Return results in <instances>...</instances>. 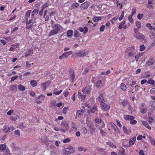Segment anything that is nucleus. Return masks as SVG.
<instances>
[{"instance_id": "6ab92c4d", "label": "nucleus", "mask_w": 155, "mask_h": 155, "mask_svg": "<svg viewBox=\"0 0 155 155\" xmlns=\"http://www.w3.org/2000/svg\"><path fill=\"white\" fill-rule=\"evenodd\" d=\"M103 82L102 80H98L95 83V86L97 88H100Z\"/></svg>"}, {"instance_id": "79ce46f5", "label": "nucleus", "mask_w": 155, "mask_h": 155, "mask_svg": "<svg viewBox=\"0 0 155 155\" xmlns=\"http://www.w3.org/2000/svg\"><path fill=\"white\" fill-rule=\"evenodd\" d=\"M136 24L138 28H141V23L140 21H137L136 22Z\"/></svg>"}, {"instance_id": "7c9ffc66", "label": "nucleus", "mask_w": 155, "mask_h": 155, "mask_svg": "<svg viewBox=\"0 0 155 155\" xmlns=\"http://www.w3.org/2000/svg\"><path fill=\"white\" fill-rule=\"evenodd\" d=\"M79 5V4L77 2H75L73 3L71 5V9H75L76 8L78 7Z\"/></svg>"}, {"instance_id": "c756f323", "label": "nucleus", "mask_w": 155, "mask_h": 155, "mask_svg": "<svg viewBox=\"0 0 155 155\" xmlns=\"http://www.w3.org/2000/svg\"><path fill=\"white\" fill-rule=\"evenodd\" d=\"M30 83L31 85L33 87H36L37 85V83L35 80H32L31 81Z\"/></svg>"}, {"instance_id": "69168bd1", "label": "nucleus", "mask_w": 155, "mask_h": 155, "mask_svg": "<svg viewBox=\"0 0 155 155\" xmlns=\"http://www.w3.org/2000/svg\"><path fill=\"white\" fill-rule=\"evenodd\" d=\"M136 81H133L129 85L130 86L132 87L136 84Z\"/></svg>"}, {"instance_id": "603ef678", "label": "nucleus", "mask_w": 155, "mask_h": 155, "mask_svg": "<svg viewBox=\"0 0 155 155\" xmlns=\"http://www.w3.org/2000/svg\"><path fill=\"white\" fill-rule=\"evenodd\" d=\"M5 155H10L11 153L8 149H6L4 151Z\"/></svg>"}, {"instance_id": "a878e982", "label": "nucleus", "mask_w": 155, "mask_h": 155, "mask_svg": "<svg viewBox=\"0 0 155 155\" xmlns=\"http://www.w3.org/2000/svg\"><path fill=\"white\" fill-rule=\"evenodd\" d=\"M124 118L126 120H130V121L133 120L134 118L133 116L129 115H126L125 117H124Z\"/></svg>"}, {"instance_id": "09e8293b", "label": "nucleus", "mask_w": 155, "mask_h": 155, "mask_svg": "<svg viewBox=\"0 0 155 155\" xmlns=\"http://www.w3.org/2000/svg\"><path fill=\"white\" fill-rule=\"evenodd\" d=\"M124 16V11H122L121 12V14L120 15V16L119 18V21L122 20Z\"/></svg>"}, {"instance_id": "c03bdc74", "label": "nucleus", "mask_w": 155, "mask_h": 155, "mask_svg": "<svg viewBox=\"0 0 155 155\" xmlns=\"http://www.w3.org/2000/svg\"><path fill=\"white\" fill-rule=\"evenodd\" d=\"M136 8H133L132 10V12L131 13L132 16H133L134 14H136Z\"/></svg>"}, {"instance_id": "3c124183", "label": "nucleus", "mask_w": 155, "mask_h": 155, "mask_svg": "<svg viewBox=\"0 0 155 155\" xmlns=\"http://www.w3.org/2000/svg\"><path fill=\"white\" fill-rule=\"evenodd\" d=\"M101 119L99 118H98V117L96 118L95 120V121L97 123L99 124L101 122Z\"/></svg>"}, {"instance_id": "864d4df0", "label": "nucleus", "mask_w": 155, "mask_h": 155, "mask_svg": "<svg viewBox=\"0 0 155 155\" xmlns=\"http://www.w3.org/2000/svg\"><path fill=\"white\" fill-rule=\"evenodd\" d=\"M55 89L54 90V91L53 94L56 95H58L60 94L63 91V90H61L57 92H55Z\"/></svg>"}, {"instance_id": "a19ab883", "label": "nucleus", "mask_w": 155, "mask_h": 155, "mask_svg": "<svg viewBox=\"0 0 155 155\" xmlns=\"http://www.w3.org/2000/svg\"><path fill=\"white\" fill-rule=\"evenodd\" d=\"M97 110V107L96 106H94L91 108V112L92 113H94Z\"/></svg>"}, {"instance_id": "c9c22d12", "label": "nucleus", "mask_w": 155, "mask_h": 155, "mask_svg": "<svg viewBox=\"0 0 155 155\" xmlns=\"http://www.w3.org/2000/svg\"><path fill=\"white\" fill-rule=\"evenodd\" d=\"M120 88L123 91H125L127 89V87L125 84L122 83L120 84Z\"/></svg>"}, {"instance_id": "393cba45", "label": "nucleus", "mask_w": 155, "mask_h": 155, "mask_svg": "<svg viewBox=\"0 0 155 155\" xmlns=\"http://www.w3.org/2000/svg\"><path fill=\"white\" fill-rule=\"evenodd\" d=\"M6 149H8V148L6 147V144L4 143L0 144V152H1V151L4 150L5 151Z\"/></svg>"}, {"instance_id": "de8ad7c7", "label": "nucleus", "mask_w": 155, "mask_h": 155, "mask_svg": "<svg viewBox=\"0 0 155 155\" xmlns=\"http://www.w3.org/2000/svg\"><path fill=\"white\" fill-rule=\"evenodd\" d=\"M125 23V21H122L119 25L118 26V28L121 29L122 28V27L124 26Z\"/></svg>"}, {"instance_id": "9b49d317", "label": "nucleus", "mask_w": 155, "mask_h": 155, "mask_svg": "<svg viewBox=\"0 0 155 155\" xmlns=\"http://www.w3.org/2000/svg\"><path fill=\"white\" fill-rule=\"evenodd\" d=\"M101 106L104 110H107L110 108V106L104 102L101 103Z\"/></svg>"}, {"instance_id": "680f3d73", "label": "nucleus", "mask_w": 155, "mask_h": 155, "mask_svg": "<svg viewBox=\"0 0 155 155\" xmlns=\"http://www.w3.org/2000/svg\"><path fill=\"white\" fill-rule=\"evenodd\" d=\"M100 133L102 136H106V133L102 129H101L100 130Z\"/></svg>"}, {"instance_id": "dca6fc26", "label": "nucleus", "mask_w": 155, "mask_h": 155, "mask_svg": "<svg viewBox=\"0 0 155 155\" xmlns=\"http://www.w3.org/2000/svg\"><path fill=\"white\" fill-rule=\"evenodd\" d=\"M123 130L124 133L127 134H130L131 132V129L129 128L127 129L124 126H123Z\"/></svg>"}, {"instance_id": "f8f14e48", "label": "nucleus", "mask_w": 155, "mask_h": 155, "mask_svg": "<svg viewBox=\"0 0 155 155\" xmlns=\"http://www.w3.org/2000/svg\"><path fill=\"white\" fill-rule=\"evenodd\" d=\"M84 114V111L82 109L78 110L76 113V115L75 117L76 119L78 118H79L81 116L83 115Z\"/></svg>"}, {"instance_id": "7ed1b4c3", "label": "nucleus", "mask_w": 155, "mask_h": 155, "mask_svg": "<svg viewBox=\"0 0 155 155\" xmlns=\"http://www.w3.org/2000/svg\"><path fill=\"white\" fill-rule=\"evenodd\" d=\"M134 35L137 39L141 40L142 41H146L147 38L142 33L138 32L134 34Z\"/></svg>"}, {"instance_id": "ea45409f", "label": "nucleus", "mask_w": 155, "mask_h": 155, "mask_svg": "<svg viewBox=\"0 0 155 155\" xmlns=\"http://www.w3.org/2000/svg\"><path fill=\"white\" fill-rule=\"evenodd\" d=\"M49 2H45L42 6L41 9L44 10L46 8L48 7L49 5Z\"/></svg>"}, {"instance_id": "4c0bfd02", "label": "nucleus", "mask_w": 155, "mask_h": 155, "mask_svg": "<svg viewBox=\"0 0 155 155\" xmlns=\"http://www.w3.org/2000/svg\"><path fill=\"white\" fill-rule=\"evenodd\" d=\"M128 104V101L127 100H124L122 103V105L124 107H126Z\"/></svg>"}, {"instance_id": "a18cd8bd", "label": "nucleus", "mask_w": 155, "mask_h": 155, "mask_svg": "<svg viewBox=\"0 0 155 155\" xmlns=\"http://www.w3.org/2000/svg\"><path fill=\"white\" fill-rule=\"evenodd\" d=\"M132 15H130L128 16V21L130 23L132 24L134 22V21L132 18Z\"/></svg>"}, {"instance_id": "f704fd0d", "label": "nucleus", "mask_w": 155, "mask_h": 155, "mask_svg": "<svg viewBox=\"0 0 155 155\" xmlns=\"http://www.w3.org/2000/svg\"><path fill=\"white\" fill-rule=\"evenodd\" d=\"M150 104L153 110L155 111V101H151L150 102Z\"/></svg>"}, {"instance_id": "b1692460", "label": "nucleus", "mask_w": 155, "mask_h": 155, "mask_svg": "<svg viewBox=\"0 0 155 155\" xmlns=\"http://www.w3.org/2000/svg\"><path fill=\"white\" fill-rule=\"evenodd\" d=\"M73 53V51H71L65 52L62 54L63 56H64V58H67L69 56V55Z\"/></svg>"}, {"instance_id": "052dcab7", "label": "nucleus", "mask_w": 155, "mask_h": 155, "mask_svg": "<svg viewBox=\"0 0 155 155\" xmlns=\"http://www.w3.org/2000/svg\"><path fill=\"white\" fill-rule=\"evenodd\" d=\"M143 14H139L137 15V18L140 20L143 17Z\"/></svg>"}, {"instance_id": "5701e85b", "label": "nucleus", "mask_w": 155, "mask_h": 155, "mask_svg": "<svg viewBox=\"0 0 155 155\" xmlns=\"http://www.w3.org/2000/svg\"><path fill=\"white\" fill-rule=\"evenodd\" d=\"M33 53V50L29 49L28 51L25 52V57H28L30 55L32 54Z\"/></svg>"}, {"instance_id": "c85d7f7f", "label": "nucleus", "mask_w": 155, "mask_h": 155, "mask_svg": "<svg viewBox=\"0 0 155 155\" xmlns=\"http://www.w3.org/2000/svg\"><path fill=\"white\" fill-rule=\"evenodd\" d=\"M102 19V18L100 16H94L93 18V20L94 22H98Z\"/></svg>"}, {"instance_id": "49530a36", "label": "nucleus", "mask_w": 155, "mask_h": 155, "mask_svg": "<svg viewBox=\"0 0 155 155\" xmlns=\"http://www.w3.org/2000/svg\"><path fill=\"white\" fill-rule=\"evenodd\" d=\"M145 48L146 47L143 45H141L140 46V50L141 51H143Z\"/></svg>"}, {"instance_id": "4468645a", "label": "nucleus", "mask_w": 155, "mask_h": 155, "mask_svg": "<svg viewBox=\"0 0 155 155\" xmlns=\"http://www.w3.org/2000/svg\"><path fill=\"white\" fill-rule=\"evenodd\" d=\"M149 36L151 39H153L154 38L151 45V46L153 47L155 45V34L153 32L149 34Z\"/></svg>"}, {"instance_id": "412c9836", "label": "nucleus", "mask_w": 155, "mask_h": 155, "mask_svg": "<svg viewBox=\"0 0 155 155\" xmlns=\"http://www.w3.org/2000/svg\"><path fill=\"white\" fill-rule=\"evenodd\" d=\"M73 33L74 31L70 29L68 30L67 34V36L70 38H71L72 37Z\"/></svg>"}, {"instance_id": "9d476101", "label": "nucleus", "mask_w": 155, "mask_h": 155, "mask_svg": "<svg viewBox=\"0 0 155 155\" xmlns=\"http://www.w3.org/2000/svg\"><path fill=\"white\" fill-rule=\"evenodd\" d=\"M69 72L70 74V78H71V80L73 82L75 78L74 72V70L71 68L69 69Z\"/></svg>"}, {"instance_id": "13d9d810", "label": "nucleus", "mask_w": 155, "mask_h": 155, "mask_svg": "<svg viewBox=\"0 0 155 155\" xmlns=\"http://www.w3.org/2000/svg\"><path fill=\"white\" fill-rule=\"evenodd\" d=\"M18 78V76L17 75H15L11 77V82H13L15 80L17 79Z\"/></svg>"}, {"instance_id": "774afa93", "label": "nucleus", "mask_w": 155, "mask_h": 155, "mask_svg": "<svg viewBox=\"0 0 155 155\" xmlns=\"http://www.w3.org/2000/svg\"><path fill=\"white\" fill-rule=\"evenodd\" d=\"M15 135L17 136H20V133L19 130H16L15 131Z\"/></svg>"}, {"instance_id": "39448f33", "label": "nucleus", "mask_w": 155, "mask_h": 155, "mask_svg": "<svg viewBox=\"0 0 155 155\" xmlns=\"http://www.w3.org/2000/svg\"><path fill=\"white\" fill-rule=\"evenodd\" d=\"M66 153V154H70L71 153H73L74 152L75 149L74 148L71 146H69L68 147L65 148H64Z\"/></svg>"}, {"instance_id": "e433bc0d", "label": "nucleus", "mask_w": 155, "mask_h": 155, "mask_svg": "<svg viewBox=\"0 0 155 155\" xmlns=\"http://www.w3.org/2000/svg\"><path fill=\"white\" fill-rule=\"evenodd\" d=\"M18 89L21 91H23L25 90V87L21 84L19 85L18 86Z\"/></svg>"}, {"instance_id": "0eeeda50", "label": "nucleus", "mask_w": 155, "mask_h": 155, "mask_svg": "<svg viewBox=\"0 0 155 155\" xmlns=\"http://www.w3.org/2000/svg\"><path fill=\"white\" fill-rule=\"evenodd\" d=\"M87 125L89 127L90 130V132L91 134H93L95 131V129L94 124L91 122H89Z\"/></svg>"}, {"instance_id": "f3484780", "label": "nucleus", "mask_w": 155, "mask_h": 155, "mask_svg": "<svg viewBox=\"0 0 155 155\" xmlns=\"http://www.w3.org/2000/svg\"><path fill=\"white\" fill-rule=\"evenodd\" d=\"M61 126L64 128L67 129L68 128V123L65 121H62L61 124Z\"/></svg>"}, {"instance_id": "e2e57ef3", "label": "nucleus", "mask_w": 155, "mask_h": 155, "mask_svg": "<svg viewBox=\"0 0 155 155\" xmlns=\"http://www.w3.org/2000/svg\"><path fill=\"white\" fill-rule=\"evenodd\" d=\"M146 26L150 30L153 29V27L151 26V25L150 23H148L146 24Z\"/></svg>"}, {"instance_id": "4be33fe9", "label": "nucleus", "mask_w": 155, "mask_h": 155, "mask_svg": "<svg viewBox=\"0 0 155 155\" xmlns=\"http://www.w3.org/2000/svg\"><path fill=\"white\" fill-rule=\"evenodd\" d=\"M142 124L143 126L147 128L149 130L151 129V127L149 125V124L147 122L145 121H143L142 122Z\"/></svg>"}, {"instance_id": "473e14b6", "label": "nucleus", "mask_w": 155, "mask_h": 155, "mask_svg": "<svg viewBox=\"0 0 155 155\" xmlns=\"http://www.w3.org/2000/svg\"><path fill=\"white\" fill-rule=\"evenodd\" d=\"M10 89L13 91H16L17 90V86L16 85H13L10 87Z\"/></svg>"}, {"instance_id": "338daca9", "label": "nucleus", "mask_w": 155, "mask_h": 155, "mask_svg": "<svg viewBox=\"0 0 155 155\" xmlns=\"http://www.w3.org/2000/svg\"><path fill=\"white\" fill-rule=\"evenodd\" d=\"M25 67L27 68H29L31 66L30 64L29 63V62L28 61H26Z\"/></svg>"}, {"instance_id": "58836bf2", "label": "nucleus", "mask_w": 155, "mask_h": 155, "mask_svg": "<svg viewBox=\"0 0 155 155\" xmlns=\"http://www.w3.org/2000/svg\"><path fill=\"white\" fill-rule=\"evenodd\" d=\"M148 84H151L152 85H153L155 83V81L154 80L150 78L147 81Z\"/></svg>"}, {"instance_id": "ddd939ff", "label": "nucleus", "mask_w": 155, "mask_h": 155, "mask_svg": "<svg viewBox=\"0 0 155 155\" xmlns=\"http://www.w3.org/2000/svg\"><path fill=\"white\" fill-rule=\"evenodd\" d=\"M50 84L49 81H47L41 84V87L44 90H45L47 89V87Z\"/></svg>"}, {"instance_id": "2f4dec72", "label": "nucleus", "mask_w": 155, "mask_h": 155, "mask_svg": "<svg viewBox=\"0 0 155 155\" xmlns=\"http://www.w3.org/2000/svg\"><path fill=\"white\" fill-rule=\"evenodd\" d=\"M98 101L101 103L103 102L104 101V98L102 94H100L97 98Z\"/></svg>"}, {"instance_id": "4d7b16f0", "label": "nucleus", "mask_w": 155, "mask_h": 155, "mask_svg": "<svg viewBox=\"0 0 155 155\" xmlns=\"http://www.w3.org/2000/svg\"><path fill=\"white\" fill-rule=\"evenodd\" d=\"M117 125L120 127H122V125L120 123V121L118 120H116Z\"/></svg>"}, {"instance_id": "aec40b11", "label": "nucleus", "mask_w": 155, "mask_h": 155, "mask_svg": "<svg viewBox=\"0 0 155 155\" xmlns=\"http://www.w3.org/2000/svg\"><path fill=\"white\" fill-rule=\"evenodd\" d=\"M78 30L81 32H83L84 33H85L88 31V28L87 27H84V28L80 27L78 28Z\"/></svg>"}, {"instance_id": "0e129e2a", "label": "nucleus", "mask_w": 155, "mask_h": 155, "mask_svg": "<svg viewBox=\"0 0 155 155\" xmlns=\"http://www.w3.org/2000/svg\"><path fill=\"white\" fill-rule=\"evenodd\" d=\"M105 28V25H101L100 28V31L101 32L103 31L104 30Z\"/></svg>"}, {"instance_id": "a211bd4d", "label": "nucleus", "mask_w": 155, "mask_h": 155, "mask_svg": "<svg viewBox=\"0 0 155 155\" xmlns=\"http://www.w3.org/2000/svg\"><path fill=\"white\" fill-rule=\"evenodd\" d=\"M136 137H134L131 138L129 141V147L131 145H134L136 141Z\"/></svg>"}, {"instance_id": "423d86ee", "label": "nucleus", "mask_w": 155, "mask_h": 155, "mask_svg": "<svg viewBox=\"0 0 155 155\" xmlns=\"http://www.w3.org/2000/svg\"><path fill=\"white\" fill-rule=\"evenodd\" d=\"M45 96L41 94L38 97H36L35 98V100L37 104H40L42 102V101L44 99Z\"/></svg>"}, {"instance_id": "cd10ccee", "label": "nucleus", "mask_w": 155, "mask_h": 155, "mask_svg": "<svg viewBox=\"0 0 155 155\" xmlns=\"http://www.w3.org/2000/svg\"><path fill=\"white\" fill-rule=\"evenodd\" d=\"M135 50V47L132 46L128 48L126 50V51L127 52H132L134 51Z\"/></svg>"}, {"instance_id": "bb28decb", "label": "nucleus", "mask_w": 155, "mask_h": 155, "mask_svg": "<svg viewBox=\"0 0 155 155\" xmlns=\"http://www.w3.org/2000/svg\"><path fill=\"white\" fill-rule=\"evenodd\" d=\"M71 126L72 130H74L75 131H76L78 128L77 125L74 122L71 123Z\"/></svg>"}, {"instance_id": "bf43d9fd", "label": "nucleus", "mask_w": 155, "mask_h": 155, "mask_svg": "<svg viewBox=\"0 0 155 155\" xmlns=\"http://www.w3.org/2000/svg\"><path fill=\"white\" fill-rule=\"evenodd\" d=\"M137 123V121L136 120H130V123L131 124L134 125L136 124Z\"/></svg>"}, {"instance_id": "72a5a7b5", "label": "nucleus", "mask_w": 155, "mask_h": 155, "mask_svg": "<svg viewBox=\"0 0 155 155\" xmlns=\"http://www.w3.org/2000/svg\"><path fill=\"white\" fill-rule=\"evenodd\" d=\"M114 130L115 131L114 134L116 136H117L118 134H120V131L117 127L115 129H114Z\"/></svg>"}, {"instance_id": "f257e3e1", "label": "nucleus", "mask_w": 155, "mask_h": 155, "mask_svg": "<svg viewBox=\"0 0 155 155\" xmlns=\"http://www.w3.org/2000/svg\"><path fill=\"white\" fill-rule=\"evenodd\" d=\"M38 12V10L35 9H34L32 12L31 10H29L26 12L25 15L26 20L25 28L26 29H30L32 26L33 24H35L36 23L35 21L36 19L35 13L37 14Z\"/></svg>"}, {"instance_id": "2eb2a0df", "label": "nucleus", "mask_w": 155, "mask_h": 155, "mask_svg": "<svg viewBox=\"0 0 155 155\" xmlns=\"http://www.w3.org/2000/svg\"><path fill=\"white\" fill-rule=\"evenodd\" d=\"M155 62V60L153 58H150L149 60L146 62V64L148 66L153 65Z\"/></svg>"}, {"instance_id": "1a4fd4ad", "label": "nucleus", "mask_w": 155, "mask_h": 155, "mask_svg": "<svg viewBox=\"0 0 155 155\" xmlns=\"http://www.w3.org/2000/svg\"><path fill=\"white\" fill-rule=\"evenodd\" d=\"M90 3L89 1H86L82 3L81 5V8L84 10L87 9L89 7Z\"/></svg>"}, {"instance_id": "37998d69", "label": "nucleus", "mask_w": 155, "mask_h": 155, "mask_svg": "<svg viewBox=\"0 0 155 155\" xmlns=\"http://www.w3.org/2000/svg\"><path fill=\"white\" fill-rule=\"evenodd\" d=\"M89 71V69L87 68H85V69L84 71H83L82 73V74L83 75H85Z\"/></svg>"}, {"instance_id": "f03ea898", "label": "nucleus", "mask_w": 155, "mask_h": 155, "mask_svg": "<svg viewBox=\"0 0 155 155\" xmlns=\"http://www.w3.org/2000/svg\"><path fill=\"white\" fill-rule=\"evenodd\" d=\"M51 27L53 29L50 32L49 34V36H53L58 34L62 28V26L58 23L52 25Z\"/></svg>"}, {"instance_id": "6e6552de", "label": "nucleus", "mask_w": 155, "mask_h": 155, "mask_svg": "<svg viewBox=\"0 0 155 155\" xmlns=\"http://www.w3.org/2000/svg\"><path fill=\"white\" fill-rule=\"evenodd\" d=\"M91 90L90 86H87L82 89V91L84 94H89L91 93Z\"/></svg>"}, {"instance_id": "6e6d98bb", "label": "nucleus", "mask_w": 155, "mask_h": 155, "mask_svg": "<svg viewBox=\"0 0 155 155\" xmlns=\"http://www.w3.org/2000/svg\"><path fill=\"white\" fill-rule=\"evenodd\" d=\"M125 152L124 149L123 148H122L121 150L120 151L118 152V154L119 155H121L120 153H121L123 154H125Z\"/></svg>"}, {"instance_id": "20e7f679", "label": "nucleus", "mask_w": 155, "mask_h": 155, "mask_svg": "<svg viewBox=\"0 0 155 155\" xmlns=\"http://www.w3.org/2000/svg\"><path fill=\"white\" fill-rule=\"evenodd\" d=\"M89 51H80L79 52H75L73 54V55L75 56L76 57H83L85 56L88 54Z\"/></svg>"}, {"instance_id": "5fc2aeb1", "label": "nucleus", "mask_w": 155, "mask_h": 155, "mask_svg": "<svg viewBox=\"0 0 155 155\" xmlns=\"http://www.w3.org/2000/svg\"><path fill=\"white\" fill-rule=\"evenodd\" d=\"M74 36L75 38H77L79 36V32L77 31H74Z\"/></svg>"}, {"instance_id": "8fccbe9b", "label": "nucleus", "mask_w": 155, "mask_h": 155, "mask_svg": "<svg viewBox=\"0 0 155 155\" xmlns=\"http://www.w3.org/2000/svg\"><path fill=\"white\" fill-rule=\"evenodd\" d=\"M145 138L146 137L145 136L140 135L137 136V139L138 140H140L143 138L145 139Z\"/></svg>"}]
</instances>
